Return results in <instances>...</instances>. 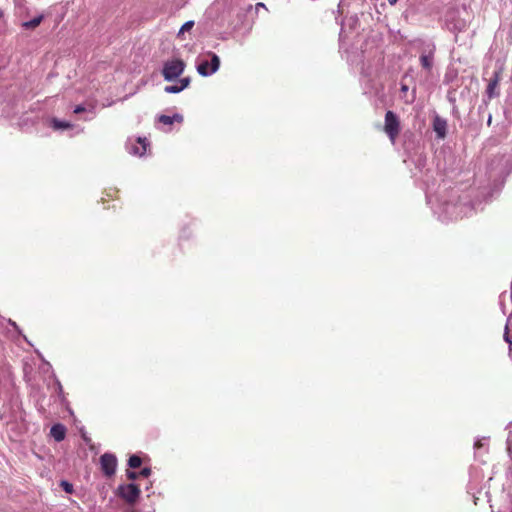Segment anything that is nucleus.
Listing matches in <instances>:
<instances>
[{"label": "nucleus", "mask_w": 512, "mask_h": 512, "mask_svg": "<svg viewBox=\"0 0 512 512\" xmlns=\"http://www.w3.org/2000/svg\"><path fill=\"white\" fill-rule=\"evenodd\" d=\"M384 132L392 144H395L401 132V123L399 117L391 110L387 111L384 118Z\"/></svg>", "instance_id": "f257e3e1"}, {"label": "nucleus", "mask_w": 512, "mask_h": 512, "mask_svg": "<svg viewBox=\"0 0 512 512\" xmlns=\"http://www.w3.org/2000/svg\"><path fill=\"white\" fill-rule=\"evenodd\" d=\"M185 67V62L179 58L168 60L163 65L162 75L167 81L175 80L184 72Z\"/></svg>", "instance_id": "f03ea898"}, {"label": "nucleus", "mask_w": 512, "mask_h": 512, "mask_svg": "<svg viewBox=\"0 0 512 512\" xmlns=\"http://www.w3.org/2000/svg\"><path fill=\"white\" fill-rule=\"evenodd\" d=\"M116 493L126 503L133 505L139 499L141 490L136 484H122L118 486Z\"/></svg>", "instance_id": "7ed1b4c3"}, {"label": "nucleus", "mask_w": 512, "mask_h": 512, "mask_svg": "<svg viewBox=\"0 0 512 512\" xmlns=\"http://www.w3.org/2000/svg\"><path fill=\"white\" fill-rule=\"evenodd\" d=\"M207 55L211 58V61L209 62L208 60H202L197 65V72L204 77L215 73L220 66V59L215 53L208 52Z\"/></svg>", "instance_id": "20e7f679"}, {"label": "nucleus", "mask_w": 512, "mask_h": 512, "mask_svg": "<svg viewBox=\"0 0 512 512\" xmlns=\"http://www.w3.org/2000/svg\"><path fill=\"white\" fill-rule=\"evenodd\" d=\"M100 466L103 474L106 477H112L117 468V458L114 454L111 453H104L100 457Z\"/></svg>", "instance_id": "39448f33"}, {"label": "nucleus", "mask_w": 512, "mask_h": 512, "mask_svg": "<svg viewBox=\"0 0 512 512\" xmlns=\"http://www.w3.org/2000/svg\"><path fill=\"white\" fill-rule=\"evenodd\" d=\"M501 74H502L501 69L495 71L493 74V78L490 79V81L487 85L486 93H487V96L489 99L494 98L498 94V93H496V89L501 80Z\"/></svg>", "instance_id": "423d86ee"}, {"label": "nucleus", "mask_w": 512, "mask_h": 512, "mask_svg": "<svg viewBox=\"0 0 512 512\" xmlns=\"http://www.w3.org/2000/svg\"><path fill=\"white\" fill-rule=\"evenodd\" d=\"M433 129L436 132L438 138L444 139L447 132V122L445 119L436 115L433 119Z\"/></svg>", "instance_id": "0eeeda50"}, {"label": "nucleus", "mask_w": 512, "mask_h": 512, "mask_svg": "<svg viewBox=\"0 0 512 512\" xmlns=\"http://www.w3.org/2000/svg\"><path fill=\"white\" fill-rule=\"evenodd\" d=\"M138 145H133L131 148V153L136 156H143L146 153L148 147V141L145 137H139L137 139Z\"/></svg>", "instance_id": "6e6552de"}, {"label": "nucleus", "mask_w": 512, "mask_h": 512, "mask_svg": "<svg viewBox=\"0 0 512 512\" xmlns=\"http://www.w3.org/2000/svg\"><path fill=\"white\" fill-rule=\"evenodd\" d=\"M51 436L58 442L64 440L66 435V428L62 424H54L50 430Z\"/></svg>", "instance_id": "1a4fd4ad"}, {"label": "nucleus", "mask_w": 512, "mask_h": 512, "mask_svg": "<svg viewBox=\"0 0 512 512\" xmlns=\"http://www.w3.org/2000/svg\"><path fill=\"white\" fill-rule=\"evenodd\" d=\"M159 122L164 125H171L174 121L181 122L183 120L182 115L175 114L174 116L160 115L158 118Z\"/></svg>", "instance_id": "9d476101"}, {"label": "nucleus", "mask_w": 512, "mask_h": 512, "mask_svg": "<svg viewBox=\"0 0 512 512\" xmlns=\"http://www.w3.org/2000/svg\"><path fill=\"white\" fill-rule=\"evenodd\" d=\"M420 63L424 69L430 70L433 66V53L431 52L428 55H421Z\"/></svg>", "instance_id": "9b49d317"}, {"label": "nucleus", "mask_w": 512, "mask_h": 512, "mask_svg": "<svg viewBox=\"0 0 512 512\" xmlns=\"http://www.w3.org/2000/svg\"><path fill=\"white\" fill-rule=\"evenodd\" d=\"M42 20H43V16H42V15H40V16H38V17L33 18V19H32V20H30V21L24 22V23L22 24V26H23L25 29H35L36 27H38V26L41 24Z\"/></svg>", "instance_id": "f8f14e48"}, {"label": "nucleus", "mask_w": 512, "mask_h": 512, "mask_svg": "<svg viewBox=\"0 0 512 512\" xmlns=\"http://www.w3.org/2000/svg\"><path fill=\"white\" fill-rule=\"evenodd\" d=\"M141 464H142V460L139 456H137V455L130 456V458L128 460L129 467L135 469V468L140 467Z\"/></svg>", "instance_id": "ddd939ff"}, {"label": "nucleus", "mask_w": 512, "mask_h": 512, "mask_svg": "<svg viewBox=\"0 0 512 512\" xmlns=\"http://www.w3.org/2000/svg\"><path fill=\"white\" fill-rule=\"evenodd\" d=\"M194 26V21L190 20V21H187L185 22L182 27L180 28L179 32H178V37L181 38L182 35L184 34V32L186 31H190Z\"/></svg>", "instance_id": "4468645a"}, {"label": "nucleus", "mask_w": 512, "mask_h": 512, "mask_svg": "<svg viewBox=\"0 0 512 512\" xmlns=\"http://www.w3.org/2000/svg\"><path fill=\"white\" fill-rule=\"evenodd\" d=\"M164 91L166 93H179L182 91V87H180L179 84L167 85L165 86Z\"/></svg>", "instance_id": "2eb2a0df"}, {"label": "nucleus", "mask_w": 512, "mask_h": 512, "mask_svg": "<svg viewBox=\"0 0 512 512\" xmlns=\"http://www.w3.org/2000/svg\"><path fill=\"white\" fill-rule=\"evenodd\" d=\"M53 124H54V128H57V129H68L71 127L70 123L58 121L56 119L53 121Z\"/></svg>", "instance_id": "dca6fc26"}, {"label": "nucleus", "mask_w": 512, "mask_h": 512, "mask_svg": "<svg viewBox=\"0 0 512 512\" xmlns=\"http://www.w3.org/2000/svg\"><path fill=\"white\" fill-rule=\"evenodd\" d=\"M190 84V78L189 77H184L182 79L179 80V86L182 87V91L187 88Z\"/></svg>", "instance_id": "f3484780"}, {"label": "nucleus", "mask_w": 512, "mask_h": 512, "mask_svg": "<svg viewBox=\"0 0 512 512\" xmlns=\"http://www.w3.org/2000/svg\"><path fill=\"white\" fill-rule=\"evenodd\" d=\"M61 486L64 488V490L67 492V493H72L73 491V486L72 484L66 482V481H62L61 482Z\"/></svg>", "instance_id": "a211bd4d"}, {"label": "nucleus", "mask_w": 512, "mask_h": 512, "mask_svg": "<svg viewBox=\"0 0 512 512\" xmlns=\"http://www.w3.org/2000/svg\"><path fill=\"white\" fill-rule=\"evenodd\" d=\"M126 475H127V478H128V479H130V480H136V479H137V477L139 476V473H136V472H134V471L127 470Z\"/></svg>", "instance_id": "6ab92c4d"}, {"label": "nucleus", "mask_w": 512, "mask_h": 512, "mask_svg": "<svg viewBox=\"0 0 512 512\" xmlns=\"http://www.w3.org/2000/svg\"><path fill=\"white\" fill-rule=\"evenodd\" d=\"M139 475L140 476H143V477H149L151 475V469L148 468V467H145L143 468L140 472H139Z\"/></svg>", "instance_id": "aec40b11"}, {"label": "nucleus", "mask_w": 512, "mask_h": 512, "mask_svg": "<svg viewBox=\"0 0 512 512\" xmlns=\"http://www.w3.org/2000/svg\"><path fill=\"white\" fill-rule=\"evenodd\" d=\"M84 111H85V107H84V106H82V105H78V106H76V107H75V109H74V113H75V114H79V113H82V112H84Z\"/></svg>", "instance_id": "412c9836"}, {"label": "nucleus", "mask_w": 512, "mask_h": 512, "mask_svg": "<svg viewBox=\"0 0 512 512\" xmlns=\"http://www.w3.org/2000/svg\"><path fill=\"white\" fill-rule=\"evenodd\" d=\"M504 337H505V340H506L508 343L512 344V342H511V340H510L509 335H508V333H507V332L505 333V336H504Z\"/></svg>", "instance_id": "4be33fe9"}, {"label": "nucleus", "mask_w": 512, "mask_h": 512, "mask_svg": "<svg viewBox=\"0 0 512 512\" xmlns=\"http://www.w3.org/2000/svg\"><path fill=\"white\" fill-rule=\"evenodd\" d=\"M398 0H388L391 5H394Z\"/></svg>", "instance_id": "5701e85b"}, {"label": "nucleus", "mask_w": 512, "mask_h": 512, "mask_svg": "<svg viewBox=\"0 0 512 512\" xmlns=\"http://www.w3.org/2000/svg\"><path fill=\"white\" fill-rule=\"evenodd\" d=\"M256 6H257V7H259V6H260V7H264V4H263V3H257V5H256Z\"/></svg>", "instance_id": "b1692460"}, {"label": "nucleus", "mask_w": 512, "mask_h": 512, "mask_svg": "<svg viewBox=\"0 0 512 512\" xmlns=\"http://www.w3.org/2000/svg\"><path fill=\"white\" fill-rule=\"evenodd\" d=\"M491 120H492V118H491V116H489L488 124H490V123H491Z\"/></svg>", "instance_id": "393cba45"}, {"label": "nucleus", "mask_w": 512, "mask_h": 512, "mask_svg": "<svg viewBox=\"0 0 512 512\" xmlns=\"http://www.w3.org/2000/svg\"><path fill=\"white\" fill-rule=\"evenodd\" d=\"M2 16V13L0 12V17Z\"/></svg>", "instance_id": "a878e982"}]
</instances>
